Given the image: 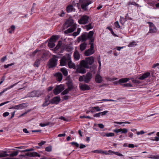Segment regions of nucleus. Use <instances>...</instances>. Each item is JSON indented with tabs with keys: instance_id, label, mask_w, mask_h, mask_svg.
<instances>
[{
	"instance_id": "obj_41",
	"label": "nucleus",
	"mask_w": 159,
	"mask_h": 159,
	"mask_svg": "<svg viewBox=\"0 0 159 159\" xmlns=\"http://www.w3.org/2000/svg\"><path fill=\"white\" fill-rule=\"evenodd\" d=\"M40 63V60L39 59H37L36 60L35 62L34 66H36L37 67H38L39 66V65Z\"/></svg>"
},
{
	"instance_id": "obj_29",
	"label": "nucleus",
	"mask_w": 159,
	"mask_h": 159,
	"mask_svg": "<svg viewBox=\"0 0 159 159\" xmlns=\"http://www.w3.org/2000/svg\"><path fill=\"white\" fill-rule=\"evenodd\" d=\"M74 58L76 60H78L80 58V55L79 53L77 51H75L74 52Z\"/></svg>"
},
{
	"instance_id": "obj_39",
	"label": "nucleus",
	"mask_w": 159,
	"mask_h": 159,
	"mask_svg": "<svg viewBox=\"0 0 159 159\" xmlns=\"http://www.w3.org/2000/svg\"><path fill=\"white\" fill-rule=\"evenodd\" d=\"M80 31L81 29L80 28H78L77 31L76 32H74L73 34V36L75 37L76 36L80 34Z\"/></svg>"
},
{
	"instance_id": "obj_49",
	"label": "nucleus",
	"mask_w": 159,
	"mask_h": 159,
	"mask_svg": "<svg viewBox=\"0 0 159 159\" xmlns=\"http://www.w3.org/2000/svg\"><path fill=\"white\" fill-rule=\"evenodd\" d=\"M50 103V102L48 100H46L45 101V102L43 103V106L45 107L47 106L48 104H49Z\"/></svg>"
},
{
	"instance_id": "obj_25",
	"label": "nucleus",
	"mask_w": 159,
	"mask_h": 159,
	"mask_svg": "<svg viewBox=\"0 0 159 159\" xmlns=\"http://www.w3.org/2000/svg\"><path fill=\"white\" fill-rule=\"evenodd\" d=\"M9 156V155L7 153V152L5 151H0V157H5Z\"/></svg>"
},
{
	"instance_id": "obj_51",
	"label": "nucleus",
	"mask_w": 159,
	"mask_h": 159,
	"mask_svg": "<svg viewBox=\"0 0 159 159\" xmlns=\"http://www.w3.org/2000/svg\"><path fill=\"white\" fill-rule=\"evenodd\" d=\"M71 144L72 145H75L77 148L79 146V144L76 142H72L71 143Z\"/></svg>"
},
{
	"instance_id": "obj_64",
	"label": "nucleus",
	"mask_w": 159,
	"mask_h": 159,
	"mask_svg": "<svg viewBox=\"0 0 159 159\" xmlns=\"http://www.w3.org/2000/svg\"><path fill=\"white\" fill-rule=\"evenodd\" d=\"M86 147V146L84 144H80V149L83 148H84Z\"/></svg>"
},
{
	"instance_id": "obj_19",
	"label": "nucleus",
	"mask_w": 159,
	"mask_h": 159,
	"mask_svg": "<svg viewBox=\"0 0 159 159\" xmlns=\"http://www.w3.org/2000/svg\"><path fill=\"white\" fill-rule=\"evenodd\" d=\"M17 84V83H16L13 85H11L10 86L8 87H7L6 88L4 89L2 91L0 92V96L2 95V93H3L4 92H5L7 90H8L12 88L14 86H15Z\"/></svg>"
},
{
	"instance_id": "obj_26",
	"label": "nucleus",
	"mask_w": 159,
	"mask_h": 159,
	"mask_svg": "<svg viewBox=\"0 0 159 159\" xmlns=\"http://www.w3.org/2000/svg\"><path fill=\"white\" fill-rule=\"evenodd\" d=\"M62 42L61 41H59L58 42V43L56 47L52 49V50L55 52L57 51L58 49L60 47H61L62 44Z\"/></svg>"
},
{
	"instance_id": "obj_48",
	"label": "nucleus",
	"mask_w": 159,
	"mask_h": 159,
	"mask_svg": "<svg viewBox=\"0 0 159 159\" xmlns=\"http://www.w3.org/2000/svg\"><path fill=\"white\" fill-rule=\"evenodd\" d=\"M102 150H96L93 151V153H102Z\"/></svg>"
},
{
	"instance_id": "obj_8",
	"label": "nucleus",
	"mask_w": 159,
	"mask_h": 159,
	"mask_svg": "<svg viewBox=\"0 0 159 159\" xmlns=\"http://www.w3.org/2000/svg\"><path fill=\"white\" fill-rule=\"evenodd\" d=\"M89 18V16L84 15L79 20V23L80 24H85L88 22Z\"/></svg>"
},
{
	"instance_id": "obj_55",
	"label": "nucleus",
	"mask_w": 159,
	"mask_h": 159,
	"mask_svg": "<svg viewBox=\"0 0 159 159\" xmlns=\"http://www.w3.org/2000/svg\"><path fill=\"white\" fill-rule=\"evenodd\" d=\"M129 5H135L136 6H138V4L137 3H136L134 2H129L128 3Z\"/></svg>"
},
{
	"instance_id": "obj_12",
	"label": "nucleus",
	"mask_w": 159,
	"mask_h": 159,
	"mask_svg": "<svg viewBox=\"0 0 159 159\" xmlns=\"http://www.w3.org/2000/svg\"><path fill=\"white\" fill-rule=\"evenodd\" d=\"M84 61L87 65H91L94 61V59L93 57H90L86 58L85 60Z\"/></svg>"
},
{
	"instance_id": "obj_13",
	"label": "nucleus",
	"mask_w": 159,
	"mask_h": 159,
	"mask_svg": "<svg viewBox=\"0 0 159 159\" xmlns=\"http://www.w3.org/2000/svg\"><path fill=\"white\" fill-rule=\"evenodd\" d=\"M79 87L80 90L83 91L88 90L90 89V87L85 84H80L79 85Z\"/></svg>"
},
{
	"instance_id": "obj_46",
	"label": "nucleus",
	"mask_w": 159,
	"mask_h": 159,
	"mask_svg": "<svg viewBox=\"0 0 159 159\" xmlns=\"http://www.w3.org/2000/svg\"><path fill=\"white\" fill-rule=\"evenodd\" d=\"M80 118H88L90 119H93L91 117L89 116H81L80 117Z\"/></svg>"
},
{
	"instance_id": "obj_4",
	"label": "nucleus",
	"mask_w": 159,
	"mask_h": 159,
	"mask_svg": "<svg viewBox=\"0 0 159 159\" xmlns=\"http://www.w3.org/2000/svg\"><path fill=\"white\" fill-rule=\"evenodd\" d=\"M58 58V57L56 56H52V57L49 61L48 65L49 68L57 66Z\"/></svg>"
},
{
	"instance_id": "obj_53",
	"label": "nucleus",
	"mask_w": 159,
	"mask_h": 159,
	"mask_svg": "<svg viewBox=\"0 0 159 159\" xmlns=\"http://www.w3.org/2000/svg\"><path fill=\"white\" fill-rule=\"evenodd\" d=\"M115 26L117 28H120V26L119 24V22L118 21L114 23Z\"/></svg>"
},
{
	"instance_id": "obj_18",
	"label": "nucleus",
	"mask_w": 159,
	"mask_h": 159,
	"mask_svg": "<svg viewBox=\"0 0 159 159\" xmlns=\"http://www.w3.org/2000/svg\"><path fill=\"white\" fill-rule=\"evenodd\" d=\"M95 80L96 83H100L102 82V77L98 74H97L95 76Z\"/></svg>"
},
{
	"instance_id": "obj_60",
	"label": "nucleus",
	"mask_w": 159,
	"mask_h": 159,
	"mask_svg": "<svg viewBox=\"0 0 159 159\" xmlns=\"http://www.w3.org/2000/svg\"><path fill=\"white\" fill-rule=\"evenodd\" d=\"M84 75L80 76L79 78V81L80 82L84 81Z\"/></svg>"
},
{
	"instance_id": "obj_2",
	"label": "nucleus",
	"mask_w": 159,
	"mask_h": 159,
	"mask_svg": "<svg viewBox=\"0 0 159 159\" xmlns=\"http://www.w3.org/2000/svg\"><path fill=\"white\" fill-rule=\"evenodd\" d=\"M66 23L69 24V25H71V27L67 30L64 31L65 34H68L73 32L76 28V24L74 23L73 20L70 19H69L66 21Z\"/></svg>"
},
{
	"instance_id": "obj_11",
	"label": "nucleus",
	"mask_w": 159,
	"mask_h": 159,
	"mask_svg": "<svg viewBox=\"0 0 159 159\" xmlns=\"http://www.w3.org/2000/svg\"><path fill=\"white\" fill-rule=\"evenodd\" d=\"M88 39V34L87 33H85L83 34L80 36L78 37V42H80L81 40L82 41H86Z\"/></svg>"
},
{
	"instance_id": "obj_57",
	"label": "nucleus",
	"mask_w": 159,
	"mask_h": 159,
	"mask_svg": "<svg viewBox=\"0 0 159 159\" xmlns=\"http://www.w3.org/2000/svg\"><path fill=\"white\" fill-rule=\"evenodd\" d=\"M102 154H105V155H108L109 154V150L107 152L106 151H102Z\"/></svg>"
},
{
	"instance_id": "obj_22",
	"label": "nucleus",
	"mask_w": 159,
	"mask_h": 159,
	"mask_svg": "<svg viewBox=\"0 0 159 159\" xmlns=\"http://www.w3.org/2000/svg\"><path fill=\"white\" fill-rule=\"evenodd\" d=\"M68 65L69 68H70L75 69V65L71 61V58H70V60L68 62Z\"/></svg>"
},
{
	"instance_id": "obj_59",
	"label": "nucleus",
	"mask_w": 159,
	"mask_h": 159,
	"mask_svg": "<svg viewBox=\"0 0 159 159\" xmlns=\"http://www.w3.org/2000/svg\"><path fill=\"white\" fill-rule=\"evenodd\" d=\"M110 31L111 32V33L114 36H117V35L114 33V32L112 30V29H111V28H110Z\"/></svg>"
},
{
	"instance_id": "obj_7",
	"label": "nucleus",
	"mask_w": 159,
	"mask_h": 159,
	"mask_svg": "<svg viewBox=\"0 0 159 159\" xmlns=\"http://www.w3.org/2000/svg\"><path fill=\"white\" fill-rule=\"evenodd\" d=\"M64 89V86L62 84L57 85L53 90L54 94L57 95L60 93Z\"/></svg>"
},
{
	"instance_id": "obj_6",
	"label": "nucleus",
	"mask_w": 159,
	"mask_h": 159,
	"mask_svg": "<svg viewBox=\"0 0 159 159\" xmlns=\"http://www.w3.org/2000/svg\"><path fill=\"white\" fill-rule=\"evenodd\" d=\"M91 43H89L90 45V48L86 50L84 53L85 55L86 56H89L94 53V44L93 43V39L91 40Z\"/></svg>"
},
{
	"instance_id": "obj_40",
	"label": "nucleus",
	"mask_w": 159,
	"mask_h": 159,
	"mask_svg": "<svg viewBox=\"0 0 159 159\" xmlns=\"http://www.w3.org/2000/svg\"><path fill=\"white\" fill-rule=\"evenodd\" d=\"M32 157H40V155L39 154L36 152H32L31 154Z\"/></svg>"
},
{
	"instance_id": "obj_43",
	"label": "nucleus",
	"mask_w": 159,
	"mask_h": 159,
	"mask_svg": "<svg viewBox=\"0 0 159 159\" xmlns=\"http://www.w3.org/2000/svg\"><path fill=\"white\" fill-rule=\"evenodd\" d=\"M127 20H125L124 17L120 16V21L122 24L123 25L124 23Z\"/></svg>"
},
{
	"instance_id": "obj_27",
	"label": "nucleus",
	"mask_w": 159,
	"mask_h": 159,
	"mask_svg": "<svg viewBox=\"0 0 159 159\" xmlns=\"http://www.w3.org/2000/svg\"><path fill=\"white\" fill-rule=\"evenodd\" d=\"M107 112V111H104L103 112H100L98 113L95 114L93 116L94 117H99L100 116H103L106 114Z\"/></svg>"
},
{
	"instance_id": "obj_20",
	"label": "nucleus",
	"mask_w": 159,
	"mask_h": 159,
	"mask_svg": "<svg viewBox=\"0 0 159 159\" xmlns=\"http://www.w3.org/2000/svg\"><path fill=\"white\" fill-rule=\"evenodd\" d=\"M28 103H25L23 104H20L19 105L16 106L15 108L16 109L18 108L19 109H22L25 108V107L28 106Z\"/></svg>"
},
{
	"instance_id": "obj_10",
	"label": "nucleus",
	"mask_w": 159,
	"mask_h": 159,
	"mask_svg": "<svg viewBox=\"0 0 159 159\" xmlns=\"http://www.w3.org/2000/svg\"><path fill=\"white\" fill-rule=\"evenodd\" d=\"M92 74L90 73H87L84 76V81L86 83H88L92 78Z\"/></svg>"
},
{
	"instance_id": "obj_38",
	"label": "nucleus",
	"mask_w": 159,
	"mask_h": 159,
	"mask_svg": "<svg viewBox=\"0 0 159 159\" xmlns=\"http://www.w3.org/2000/svg\"><path fill=\"white\" fill-rule=\"evenodd\" d=\"M18 154V152L17 150L16 151H14L12 152L9 155V156L10 157H14V156H17Z\"/></svg>"
},
{
	"instance_id": "obj_54",
	"label": "nucleus",
	"mask_w": 159,
	"mask_h": 159,
	"mask_svg": "<svg viewBox=\"0 0 159 159\" xmlns=\"http://www.w3.org/2000/svg\"><path fill=\"white\" fill-rule=\"evenodd\" d=\"M46 143V142L45 141H41L40 143H38V144L40 146H42V145H43V144H44V143Z\"/></svg>"
},
{
	"instance_id": "obj_44",
	"label": "nucleus",
	"mask_w": 159,
	"mask_h": 159,
	"mask_svg": "<svg viewBox=\"0 0 159 159\" xmlns=\"http://www.w3.org/2000/svg\"><path fill=\"white\" fill-rule=\"evenodd\" d=\"M122 85L124 87H131L133 86L130 83H127L125 84H122Z\"/></svg>"
},
{
	"instance_id": "obj_63",
	"label": "nucleus",
	"mask_w": 159,
	"mask_h": 159,
	"mask_svg": "<svg viewBox=\"0 0 159 159\" xmlns=\"http://www.w3.org/2000/svg\"><path fill=\"white\" fill-rule=\"evenodd\" d=\"M64 15L65 12L63 11H61V13L59 14V15L61 17L64 16Z\"/></svg>"
},
{
	"instance_id": "obj_36",
	"label": "nucleus",
	"mask_w": 159,
	"mask_h": 159,
	"mask_svg": "<svg viewBox=\"0 0 159 159\" xmlns=\"http://www.w3.org/2000/svg\"><path fill=\"white\" fill-rule=\"evenodd\" d=\"M48 47L51 48H53L55 46V43L50 40L48 43Z\"/></svg>"
},
{
	"instance_id": "obj_24",
	"label": "nucleus",
	"mask_w": 159,
	"mask_h": 159,
	"mask_svg": "<svg viewBox=\"0 0 159 159\" xmlns=\"http://www.w3.org/2000/svg\"><path fill=\"white\" fill-rule=\"evenodd\" d=\"M28 96L30 97H34L38 96L37 92L35 91H33L28 94Z\"/></svg>"
},
{
	"instance_id": "obj_14",
	"label": "nucleus",
	"mask_w": 159,
	"mask_h": 159,
	"mask_svg": "<svg viewBox=\"0 0 159 159\" xmlns=\"http://www.w3.org/2000/svg\"><path fill=\"white\" fill-rule=\"evenodd\" d=\"M60 98L59 96H57L53 98L51 101V102L52 104H57L60 101Z\"/></svg>"
},
{
	"instance_id": "obj_34",
	"label": "nucleus",
	"mask_w": 159,
	"mask_h": 159,
	"mask_svg": "<svg viewBox=\"0 0 159 159\" xmlns=\"http://www.w3.org/2000/svg\"><path fill=\"white\" fill-rule=\"evenodd\" d=\"M93 27V26L92 25V24L90 23L87 25L85 26L84 28L87 30H89L92 29Z\"/></svg>"
},
{
	"instance_id": "obj_31",
	"label": "nucleus",
	"mask_w": 159,
	"mask_h": 159,
	"mask_svg": "<svg viewBox=\"0 0 159 159\" xmlns=\"http://www.w3.org/2000/svg\"><path fill=\"white\" fill-rule=\"evenodd\" d=\"M129 80V79L127 78H123L120 79L118 81V82L120 83H124L126 82H127Z\"/></svg>"
},
{
	"instance_id": "obj_17",
	"label": "nucleus",
	"mask_w": 159,
	"mask_h": 159,
	"mask_svg": "<svg viewBox=\"0 0 159 159\" xmlns=\"http://www.w3.org/2000/svg\"><path fill=\"white\" fill-rule=\"evenodd\" d=\"M150 73L149 72L144 73L142 75L138 78V79L141 80H143L150 76Z\"/></svg>"
},
{
	"instance_id": "obj_28",
	"label": "nucleus",
	"mask_w": 159,
	"mask_h": 159,
	"mask_svg": "<svg viewBox=\"0 0 159 159\" xmlns=\"http://www.w3.org/2000/svg\"><path fill=\"white\" fill-rule=\"evenodd\" d=\"M87 44L85 42L83 43L80 45V49L81 51H84L87 47Z\"/></svg>"
},
{
	"instance_id": "obj_9",
	"label": "nucleus",
	"mask_w": 159,
	"mask_h": 159,
	"mask_svg": "<svg viewBox=\"0 0 159 159\" xmlns=\"http://www.w3.org/2000/svg\"><path fill=\"white\" fill-rule=\"evenodd\" d=\"M149 25V33H155L157 32V29L154 24L150 22H147Z\"/></svg>"
},
{
	"instance_id": "obj_1",
	"label": "nucleus",
	"mask_w": 159,
	"mask_h": 159,
	"mask_svg": "<svg viewBox=\"0 0 159 159\" xmlns=\"http://www.w3.org/2000/svg\"><path fill=\"white\" fill-rule=\"evenodd\" d=\"M89 67V65H87L84 60L81 61L79 65L78 66L76 69V72L78 73L83 74L86 73V68Z\"/></svg>"
},
{
	"instance_id": "obj_23",
	"label": "nucleus",
	"mask_w": 159,
	"mask_h": 159,
	"mask_svg": "<svg viewBox=\"0 0 159 159\" xmlns=\"http://www.w3.org/2000/svg\"><path fill=\"white\" fill-rule=\"evenodd\" d=\"M55 75L56 77L57 80L59 81H61L62 78V74L60 73H58L55 74Z\"/></svg>"
},
{
	"instance_id": "obj_62",
	"label": "nucleus",
	"mask_w": 159,
	"mask_h": 159,
	"mask_svg": "<svg viewBox=\"0 0 159 159\" xmlns=\"http://www.w3.org/2000/svg\"><path fill=\"white\" fill-rule=\"evenodd\" d=\"M9 113L8 112H4L3 114V116L4 117H6L9 115Z\"/></svg>"
},
{
	"instance_id": "obj_32",
	"label": "nucleus",
	"mask_w": 159,
	"mask_h": 159,
	"mask_svg": "<svg viewBox=\"0 0 159 159\" xmlns=\"http://www.w3.org/2000/svg\"><path fill=\"white\" fill-rule=\"evenodd\" d=\"M42 53V52L41 51L36 49L30 55L32 56H34L36 53H37V55H39Z\"/></svg>"
},
{
	"instance_id": "obj_47",
	"label": "nucleus",
	"mask_w": 159,
	"mask_h": 159,
	"mask_svg": "<svg viewBox=\"0 0 159 159\" xmlns=\"http://www.w3.org/2000/svg\"><path fill=\"white\" fill-rule=\"evenodd\" d=\"M14 64H15V63H12L11 64H7V65H5L4 66V67L5 68H7L9 66L14 65Z\"/></svg>"
},
{
	"instance_id": "obj_35",
	"label": "nucleus",
	"mask_w": 159,
	"mask_h": 159,
	"mask_svg": "<svg viewBox=\"0 0 159 159\" xmlns=\"http://www.w3.org/2000/svg\"><path fill=\"white\" fill-rule=\"evenodd\" d=\"M72 88V87H69L68 89H67L64 91L62 93H61L62 95H65L67 94L69 92V91L71 90Z\"/></svg>"
},
{
	"instance_id": "obj_33",
	"label": "nucleus",
	"mask_w": 159,
	"mask_h": 159,
	"mask_svg": "<svg viewBox=\"0 0 159 159\" xmlns=\"http://www.w3.org/2000/svg\"><path fill=\"white\" fill-rule=\"evenodd\" d=\"M58 38L59 37L58 36L53 35L51 37L50 40L55 43Z\"/></svg>"
},
{
	"instance_id": "obj_45",
	"label": "nucleus",
	"mask_w": 159,
	"mask_h": 159,
	"mask_svg": "<svg viewBox=\"0 0 159 159\" xmlns=\"http://www.w3.org/2000/svg\"><path fill=\"white\" fill-rule=\"evenodd\" d=\"M45 151L48 152H50L52 151V147L51 146L46 147L45 148Z\"/></svg>"
},
{
	"instance_id": "obj_21",
	"label": "nucleus",
	"mask_w": 159,
	"mask_h": 159,
	"mask_svg": "<svg viewBox=\"0 0 159 159\" xmlns=\"http://www.w3.org/2000/svg\"><path fill=\"white\" fill-rule=\"evenodd\" d=\"M66 10L68 13L75 11V9L73 7V5H68L66 7Z\"/></svg>"
},
{
	"instance_id": "obj_15",
	"label": "nucleus",
	"mask_w": 159,
	"mask_h": 159,
	"mask_svg": "<svg viewBox=\"0 0 159 159\" xmlns=\"http://www.w3.org/2000/svg\"><path fill=\"white\" fill-rule=\"evenodd\" d=\"M113 131L116 133L119 132H120L121 133H126L128 132V129H121L120 128L118 129H115L113 130Z\"/></svg>"
},
{
	"instance_id": "obj_50",
	"label": "nucleus",
	"mask_w": 159,
	"mask_h": 159,
	"mask_svg": "<svg viewBox=\"0 0 159 159\" xmlns=\"http://www.w3.org/2000/svg\"><path fill=\"white\" fill-rule=\"evenodd\" d=\"M135 42L134 41L132 42L128 45V46L129 47H131L133 46H134L135 45Z\"/></svg>"
},
{
	"instance_id": "obj_58",
	"label": "nucleus",
	"mask_w": 159,
	"mask_h": 159,
	"mask_svg": "<svg viewBox=\"0 0 159 159\" xmlns=\"http://www.w3.org/2000/svg\"><path fill=\"white\" fill-rule=\"evenodd\" d=\"M30 110H29L28 111L25 112L24 113H23L21 114L20 116L18 117L19 118L22 117L24 116L25 115L27 114L30 111Z\"/></svg>"
},
{
	"instance_id": "obj_3",
	"label": "nucleus",
	"mask_w": 159,
	"mask_h": 159,
	"mask_svg": "<svg viewBox=\"0 0 159 159\" xmlns=\"http://www.w3.org/2000/svg\"><path fill=\"white\" fill-rule=\"evenodd\" d=\"M93 2L91 0H79V3L81 5V7L84 10H86L88 6Z\"/></svg>"
},
{
	"instance_id": "obj_56",
	"label": "nucleus",
	"mask_w": 159,
	"mask_h": 159,
	"mask_svg": "<svg viewBox=\"0 0 159 159\" xmlns=\"http://www.w3.org/2000/svg\"><path fill=\"white\" fill-rule=\"evenodd\" d=\"M98 63L99 64L98 69H99V70H100V69H101V61L100 60V57H99L98 58Z\"/></svg>"
},
{
	"instance_id": "obj_16",
	"label": "nucleus",
	"mask_w": 159,
	"mask_h": 159,
	"mask_svg": "<svg viewBox=\"0 0 159 159\" xmlns=\"http://www.w3.org/2000/svg\"><path fill=\"white\" fill-rule=\"evenodd\" d=\"M94 33L93 31H90L88 34V37L89 39V43H91V41H92L91 40L93 39V43L94 41V38L93 37Z\"/></svg>"
},
{
	"instance_id": "obj_61",
	"label": "nucleus",
	"mask_w": 159,
	"mask_h": 159,
	"mask_svg": "<svg viewBox=\"0 0 159 159\" xmlns=\"http://www.w3.org/2000/svg\"><path fill=\"white\" fill-rule=\"evenodd\" d=\"M6 59H7V56H5L3 57L1 59V61L2 62H3L6 60Z\"/></svg>"
},
{
	"instance_id": "obj_37",
	"label": "nucleus",
	"mask_w": 159,
	"mask_h": 159,
	"mask_svg": "<svg viewBox=\"0 0 159 159\" xmlns=\"http://www.w3.org/2000/svg\"><path fill=\"white\" fill-rule=\"evenodd\" d=\"M15 29V26L13 25H11L9 29V33L10 34H11L14 32Z\"/></svg>"
},
{
	"instance_id": "obj_30",
	"label": "nucleus",
	"mask_w": 159,
	"mask_h": 159,
	"mask_svg": "<svg viewBox=\"0 0 159 159\" xmlns=\"http://www.w3.org/2000/svg\"><path fill=\"white\" fill-rule=\"evenodd\" d=\"M61 71L65 76H66L68 75V71L66 68L65 67L61 68Z\"/></svg>"
},
{
	"instance_id": "obj_52",
	"label": "nucleus",
	"mask_w": 159,
	"mask_h": 159,
	"mask_svg": "<svg viewBox=\"0 0 159 159\" xmlns=\"http://www.w3.org/2000/svg\"><path fill=\"white\" fill-rule=\"evenodd\" d=\"M50 123L49 122L46 123H40V126L42 127H44L48 125Z\"/></svg>"
},
{
	"instance_id": "obj_5",
	"label": "nucleus",
	"mask_w": 159,
	"mask_h": 159,
	"mask_svg": "<svg viewBox=\"0 0 159 159\" xmlns=\"http://www.w3.org/2000/svg\"><path fill=\"white\" fill-rule=\"evenodd\" d=\"M70 58V55L66 54L61 59L60 61V65L61 66L66 65Z\"/></svg>"
},
{
	"instance_id": "obj_42",
	"label": "nucleus",
	"mask_w": 159,
	"mask_h": 159,
	"mask_svg": "<svg viewBox=\"0 0 159 159\" xmlns=\"http://www.w3.org/2000/svg\"><path fill=\"white\" fill-rule=\"evenodd\" d=\"M113 153L119 156H123V155L122 154L118 152H113L112 151L110 150V153Z\"/></svg>"
}]
</instances>
